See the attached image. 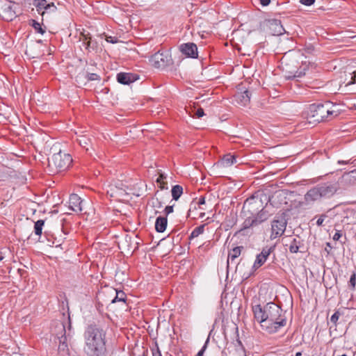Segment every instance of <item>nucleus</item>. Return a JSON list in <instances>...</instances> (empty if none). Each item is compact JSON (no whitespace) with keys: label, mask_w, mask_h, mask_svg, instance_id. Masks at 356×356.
Returning <instances> with one entry per match:
<instances>
[{"label":"nucleus","mask_w":356,"mask_h":356,"mask_svg":"<svg viewBox=\"0 0 356 356\" xmlns=\"http://www.w3.org/2000/svg\"><path fill=\"white\" fill-rule=\"evenodd\" d=\"M84 352L88 356H106V332L93 324L87 327L84 334Z\"/></svg>","instance_id":"nucleus-1"},{"label":"nucleus","mask_w":356,"mask_h":356,"mask_svg":"<svg viewBox=\"0 0 356 356\" xmlns=\"http://www.w3.org/2000/svg\"><path fill=\"white\" fill-rule=\"evenodd\" d=\"M266 313L264 330L268 333H275L286 325V318L282 316V309L276 304L268 303L266 305Z\"/></svg>","instance_id":"nucleus-2"},{"label":"nucleus","mask_w":356,"mask_h":356,"mask_svg":"<svg viewBox=\"0 0 356 356\" xmlns=\"http://www.w3.org/2000/svg\"><path fill=\"white\" fill-rule=\"evenodd\" d=\"M335 107L336 106L330 102L311 104L307 111V118L310 122L319 123L325 120H330L339 114L334 109Z\"/></svg>","instance_id":"nucleus-3"},{"label":"nucleus","mask_w":356,"mask_h":356,"mask_svg":"<svg viewBox=\"0 0 356 356\" xmlns=\"http://www.w3.org/2000/svg\"><path fill=\"white\" fill-rule=\"evenodd\" d=\"M338 191L337 183L326 182L320 184L309 189L304 195L306 204H312L322 199H328L332 197Z\"/></svg>","instance_id":"nucleus-4"},{"label":"nucleus","mask_w":356,"mask_h":356,"mask_svg":"<svg viewBox=\"0 0 356 356\" xmlns=\"http://www.w3.org/2000/svg\"><path fill=\"white\" fill-rule=\"evenodd\" d=\"M71 332L72 325L69 314L66 316L63 313L61 319L55 320L51 323V334L56 343H57L58 339L63 337H70Z\"/></svg>","instance_id":"nucleus-5"},{"label":"nucleus","mask_w":356,"mask_h":356,"mask_svg":"<svg viewBox=\"0 0 356 356\" xmlns=\"http://www.w3.org/2000/svg\"><path fill=\"white\" fill-rule=\"evenodd\" d=\"M72 162L69 154L59 151L48 158V167L52 172H59L67 170Z\"/></svg>","instance_id":"nucleus-6"},{"label":"nucleus","mask_w":356,"mask_h":356,"mask_svg":"<svg viewBox=\"0 0 356 356\" xmlns=\"http://www.w3.org/2000/svg\"><path fill=\"white\" fill-rule=\"evenodd\" d=\"M152 65L156 68H165L172 64V58L168 51H158L150 58Z\"/></svg>","instance_id":"nucleus-7"},{"label":"nucleus","mask_w":356,"mask_h":356,"mask_svg":"<svg viewBox=\"0 0 356 356\" xmlns=\"http://www.w3.org/2000/svg\"><path fill=\"white\" fill-rule=\"evenodd\" d=\"M287 222L284 218L274 219L271 222V240L280 237L285 232Z\"/></svg>","instance_id":"nucleus-8"},{"label":"nucleus","mask_w":356,"mask_h":356,"mask_svg":"<svg viewBox=\"0 0 356 356\" xmlns=\"http://www.w3.org/2000/svg\"><path fill=\"white\" fill-rule=\"evenodd\" d=\"M179 49L187 57L195 58L198 56L197 45L193 42L181 44Z\"/></svg>","instance_id":"nucleus-9"},{"label":"nucleus","mask_w":356,"mask_h":356,"mask_svg":"<svg viewBox=\"0 0 356 356\" xmlns=\"http://www.w3.org/2000/svg\"><path fill=\"white\" fill-rule=\"evenodd\" d=\"M70 209L74 212L81 213L84 211L83 200L76 194H72L69 199Z\"/></svg>","instance_id":"nucleus-10"},{"label":"nucleus","mask_w":356,"mask_h":356,"mask_svg":"<svg viewBox=\"0 0 356 356\" xmlns=\"http://www.w3.org/2000/svg\"><path fill=\"white\" fill-rule=\"evenodd\" d=\"M234 101L240 106H245L251 98V92L248 90L238 91L234 96Z\"/></svg>","instance_id":"nucleus-11"},{"label":"nucleus","mask_w":356,"mask_h":356,"mask_svg":"<svg viewBox=\"0 0 356 356\" xmlns=\"http://www.w3.org/2000/svg\"><path fill=\"white\" fill-rule=\"evenodd\" d=\"M254 318L261 324V327L264 329V321L266 320V306L261 307L260 305H254L252 307Z\"/></svg>","instance_id":"nucleus-12"},{"label":"nucleus","mask_w":356,"mask_h":356,"mask_svg":"<svg viewBox=\"0 0 356 356\" xmlns=\"http://www.w3.org/2000/svg\"><path fill=\"white\" fill-rule=\"evenodd\" d=\"M339 181L343 186L356 184V168L348 172L344 173L340 178Z\"/></svg>","instance_id":"nucleus-13"},{"label":"nucleus","mask_w":356,"mask_h":356,"mask_svg":"<svg viewBox=\"0 0 356 356\" xmlns=\"http://www.w3.org/2000/svg\"><path fill=\"white\" fill-rule=\"evenodd\" d=\"M236 163V157L234 154H227L217 163V167L228 168Z\"/></svg>","instance_id":"nucleus-14"},{"label":"nucleus","mask_w":356,"mask_h":356,"mask_svg":"<svg viewBox=\"0 0 356 356\" xmlns=\"http://www.w3.org/2000/svg\"><path fill=\"white\" fill-rule=\"evenodd\" d=\"M117 80L120 83L129 85L135 81V77L133 74L120 72L117 74Z\"/></svg>","instance_id":"nucleus-15"},{"label":"nucleus","mask_w":356,"mask_h":356,"mask_svg":"<svg viewBox=\"0 0 356 356\" xmlns=\"http://www.w3.org/2000/svg\"><path fill=\"white\" fill-rule=\"evenodd\" d=\"M302 245V241L298 237L292 238L289 244H286V246L288 247L289 252L291 253L298 252L300 248Z\"/></svg>","instance_id":"nucleus-16"},{"label":"nucleus","mask_w":356,"mask_h":356,"mask_svg":"<svg viewBox=\"0 0 356 356\" xmlns=\"http://www.w3.org/2000/svg\"><path fill=\"white\" fill-rule=\"evenodd\" d=\"M124 185L120 183L118 186H111L110 190L108 191L111 197L122 196L126 193V188H123Z\"/></svg>","instance_id":"nucleus-17"},{"label":"nucleus","mask_w":356,"mask_h":356,"mask_svg":"<svg viewBox=\"0 0 356 356\" xmlns=\"http://www.w3.org/2000/svg\"><path fill=\"white\" fill-rule=\"evenodd\" d=\"M68 338L69 337H63V339L57 340V343H58V350L61 356L69 355V348L67 343Z\"/></svg>","instance_id":"nucleus-18"},{"label":"nucleus","mask_w":356,"mask_h":356,"mask_svg":"<svg viewBox=\"0 0 356 356\" xmlns=\"http://www.w3.org/2000/svg\"><path fill=\"white\" fill-rule=\"evenodd\" d=\"M168 219L165 216H159L156 219L155 229L157 232H163L167 227Z\"/></svg>","instance_id":"nucleus-19"},{"label":"nucleus","mask_w":356,"mask_h":356,"mask_svg":"<svg viewBox=\"0 0 356 356\" xmlns=\"http://www.w3.org/2000/svg\"><path fill=\"white\" fill-rule=\"evenodd\" d=\"M44 235L47 238V240L49 243V245L51 246H55V247H60L62 245V243L63 241V239L61 238H57L54 236V234H51L49 233L48 232H44Z\"/></svg>","instance_id":"nucleus-20"},{"label":"nucleus","mask_w":356,"mask_h":356,"mask_svg":"<svg viewBox=\"0 0 356 356\" xmlns=\"http://www.w3.org/2000/svg\"><path fill=\"white\" fill-rule=\"evenodd\" d=\"M307 68V65L305 64L302 70L289 71V74L286 75V77L288 79H293L295 78H300L305 74V70Z\"/></svg>","instance_id":"nucleus-21"},{"label":"nucleus","mask_w":356,"mask_h":356,"mask_svg":"<svg viewBox=\"0 0 356 356\" xmlns=\"http://www.w3.org/2000/svg\"><path fill=\"white\" fill-rule=\"evenodd\" d=\"M243 246H237L229 250L228 254V259H227V263L229 262V260L233 261L236 258H238L241 253L242 250H243Z\"/></svg>","instance_id":"nucleus-22"},{"label":"nucleus","mask_w":356,"mask_h":356,"mask_svg":"<svg viewBox=\"0 0 356 356\" xmlns=\"http://www.w3.org/2000/svg\"><path fill=\"white\" fill-rule=\"evenodd\" d=\"M2 12L3 15V17L7 21H11L16 17L15 12L10 5L4 8Z\"/></svg>","instance_id":"nucleus-23"},{"label":"nucleus","mask_w":356,"mask_h":356,"mask_svg":"<svg viewBox=\"0 0 356 356\" xmlns=\"http://www.w3.org/2000/svg\"><path fill=\"white\" fill-rule=\"evenodd\" d=\"M172 199L175 201L181 197L183 193V188L180 185H175L172 188L171 190Z\"/></svg>","instance_id":"nucleus-24"},{"label":"nucleus","mask_w":356,"mask_h":356,"mask_svg":"<svg viewBox=\"0 0 356 356\" xmlns=\"http://www.w3.org/2000/svg\"><path fill=\"white\" fill-rule=\"evenodd\" d=\"M257 226L256 224V221H254V218H246L242 224V227L239 230V232H243L247 229H249L252 227Z\"/></svg>","instance_id":"nucleus-25"},{"label":"nucleus","mask_w":356,"mask_h":356,"mask_svg":"<svg viewBox=\"0 0 356 356\" xmlns=\"http://www.w3.org/2000/svg\"><path fill=\"white\" fill-rule=\"evenodd\" d=\"M268 218V215L266 211L261 209L255 217H254V221H256L257 225L266 220Z\"/></svg>","instance_id":"nucleus-26"},{"label":"nucleus","mask_w":356,"mask_h":356,"mask_svg":"<svg viewBox=\"0 0 356 356\" xmlns=\"http://www.w3.org/2000/svg\"><path fill=\"white\" fill-rule=\"evenodd\" d=\"M165 179L166 175L162 172H160L159 177L156 178V181L161 190L168 189V183L165 181Z\"/></svg>","instance_id":"nucleus-27"},{"label":"nucleus","mask_w":356,"mask_h":356,"mask_svg":"<svg viewBox=\"0 0 356 356\" xmlns=\"http://www.w3.org/2000/svg\"><path fill=\"white\" fill-rule=\"evenodd\" d=\"M77 140H78L79 144L83 148L86 149V150H87V151L89 149V146H90V138H88L86 136H81L77 139Z\"/></svg>","instance_id":"nucleus-28"},{"label":"nucleus","mask_w":356,"mask_h":356,"mask_svg":"<svg viewBox=\"0 0 356 356\" xmlns=\"http://www.w3.org/2000/svg\"><path fill=\"white\" fill-rule=\"evenodd\" d=\"M44 225V220H38L34 225V232L37 236H40L42 233V228Z\"/></svg>","instance_id":"nucleus-29"},{"label":"nucleus","mask_w":356,"mask_h":356,"mask_svg":"<svg viewBox=\"0 0 356 356\" xmlns=\"http://www.w3.org/2000/svg\"><path fill=\"white\" fill-rule=\"evenodd\" d=\"M205 225H201L197 227H195L191 232L189 238L192 239L197 237L199 235L202 234L204 231Z\"/></svg>","instance_id":"nucleus-30"},{"label":"nucleus","mask_w":356,"mask_h":356,"mask_svg":"<svg viewBox=\"0 0 356 356\" xmlns=\"http://www.w3.org/2000/svg\"><path fill=\"white\" fill-rule=\"evenodd\" d=\"M115 297L111 300L112 303L117 302H126V294L122 291H116Z\"/></svg>","instance_id":"nucleus-31"},{"label":"nucleus","mask_w":356,"mask_h":356,"mask_svg":"<svg viewBox=\"0 0 356 356\" xmlns=\"http://www.w3.org/2000/svg\"><path fill=\"white\" fill-rule=\"evenodd\" d=\"M266 258L263 257L261 255L259 254L257 256L256 260L253 264L252 268H254V270L259 268L266 262Z\"/></svg>","instance_id":"nucleus-32"},{"label":"nucleus","mask_w":356,"mask_h":356,"mask_svg":"<svg viewBox=\"0 0 356 356\" xmlns=\"http://www.w3.org/2000/svg\"><path fill=\"white\" fill-rule=\"evenodd\" d=\"M31 22H32L31 25L36 31H38V33H40L41 34H43L45 33V30L42 28L41 24L39 22H36L34 19H32Z\"/></svg>","instance_id":"nucleus-33"},{"label":"nucleus","mask_w":356,"mask_h":356,"mask_svg":"<svg viewBox=\"0 0 356 356\" xmlns=\"http://www.w3.org/2000/svg\"><path fill=\"white\" fill-rule=\"evenodd\" d=\"M46 3H47L46 0H34V4H35V6L37 8V10L39 13L43 9Z\"/></svg>","instance_id":"nucleus-34"},{"label":"nucleus","mask_w":356,"mask_h":356,"mask_svg":"<svg viewBox=\"0 0 356 356\" xmlns=\"http://www.w3.org/2000/svg\"><path fill=\"white\" fill-rule=\"evenodd\" d=\"M340 316V312L339 311H336L330 317V322L333 323L335 327Z\"/></svg>","instance_id":"nucleus-35"},{"label":"nucleus","mask_w":356,"mask_h":356,"mask_svg":"<svg viewBox=\"0 0 356 356\" xmlns=\"http://www.w3.org/2000/svg\"><path fill=\"white\" fill-rule=\"evenodd\" d=\"M327 216L325 213H323L320 216H316L315 218H317V220L316 222V224L317 226L320 227L323 225V222L327 218Z\"/></svg>","instance_id":"nucleus-36"},{"label":"nucleus","mask_w":356,"mask_h":356,"mask_svg":"<svg viewBox=\"0 0 356 356\" xmlns=\"http://www.w3.org/2000/svg\"><path fill=\"white\" fill-rule=\"evenodd\" d=\"M356 285V273L355 272L353 273V274L350 276V280H349V286L351 288L352 290H354Z\"/></svg>","instance_id":"nucleus-37"},{"label":"nucleus","mask_w":356,"mask_h":356,"mask_svg":"<svg viewBox=\"0 0 356 356\" xmlns=\"http://www.w3.org/2000/svg\"><path fill=\"white\" fill-rule=\"evenodd\" d=\"M83 45L85 47V48L86 49H88V51H90V37H87L86 35H83Z\"/></svg>","instance_id":"nucleus-38"},{"label":"nucleus","mask_w":356,"mask_h":356,"mask_svg":"<svg viewBox=\"0 0 356 356\" xmlns=\"http://www.w3.org/2000/svg\"><path fill=\"white\" fill-rule=\"evenodd\" d=\"M273 249V247H270L269 248H264L259 254L267 259Z\"/></svg>","instance_id":"nucleus-39"},{"label":"nucleus","mask_w":356,"mask_h":356,"mask_svg":"<svg viewBox=\"0 0 356 356\" xmlns=\"http://www.w3.org/2000/svg\"><path fill=\"white\" fill-rule=\"evenodd\" d=\"M86 79L88 81H96L100 80V76L96 73H88L86 75Z\"/></svg>","instance_id":"nucleus-40"},{"label":"nucleus","mask_w":356,"mask_h":356,"mask_svg":"<svg viewBox=\"0 0 356 356\" xmlns=\"http://www.w3.org/2000/svg\"><path fill=\"white\" fill-rule=\"evenodd\" d=\"M356 83V70L350 74V79L347 82L346 86Z\"/></svg>","instance_id":"nucleus-41"},{"label":"nucleus","mask_w":356,"mask_h":356,"mask_svg":"<svg viewBox=\"0 0 356 356\" xmlns=\"http://www.w3.org/2000/svg\"><path fill=\"white\" fill-rule=\"evenodd\" d=\"M209 342V337L207 339L204 346L201 348V350L197 353L196 356H203L204 351L206 350L208 343Z\"/></svg>","instance_id":"nucleus-42"},{"label":"nucleus","mask_w":356,"mask_h":356,"mask_svg":"<svg viewBox=\"0 0 356 356\" xmlns=\"http://www.w3.org/2000/svg\"><path fill=\"white\" fill-rule=\"evenodd\" d=\"M52 9L53 10H56V6L54 4V3H45L44 8L42 10H44L46 11Z\"/></svg>","instance_id":"nucleus-43"},{"label":"nucleus","mask_w":356,"mask_h":356,"mask_svg":"<svg viewBox=\"0 0 356 356\" xmlns=\"http://www.w3.org/2000/svg\"><path fill=\"white\" fill-rule=\"evenodd\" d=\"M315 0H300V3L307 6H312Z\"/></svg>","instance_id":"nucleus-44"},{"label":"nucleus","mask_w":356,"mask_h":356,"mask_svg":"<svg viewBox=\"0 0 356 356\" xmlns=\"http://www.w3.org/2000/svg\"><path fill=\"white\" fill-rule=\"evenodd\" d=\"M341 236H342L341 231L337 230L335 234L333 236V240L334 241H339V239L341 238Z\"/></svg>","instance_id":"nucleus-45"},{"label":"nucleus","mask_w":356,"mask_h":356,"mask_svg":"<svg viewBox=\"0 0 356 356\" xmlns=\"http://www.w3.org/2000/svg\"><path fill=\"white\" fill-rule=\"evenodd\" d=\"M173 207H174L173 205L165 207V208L164 209V212H165L166 216H168L170 213L173 212Z\"/></svg>","instance_id":"nucleus-46"},{"label":"nucleus","mask_w":356,"mask_h":356,"mask_svg":"<svg viewBox=\"0 0 356 356\" xmlns=\"http://www.w3.org/2000/svg\"><path fill=\"white\" fill-rule=\"evenodd\" d=\"M195 115L197 118L202 117L204 115V110L202 108H200L197 109V111H195Z\"/></svg>","instance_id":"nucleus-47"},{"label":"nucleus","mask_w":356,"mask_h":356,"mask_svg":"<svg viewBox=\"0 0 356 356\" xmlns=\"http://www.w3.org/2000/svg\"><path fill=\"white\" fill-rule=\"evenodd\" d=\"M106 40L113 44L117 42V39L115 38H113L112 36H107Z\"/></svg>","instance_id":"nucleus-48"},{"label":"nucleus","mask_w":356,"mask_h":356,"mask_svg":"<svg viewBox=\"0 0 356 356\" xmlns=\"http://www.w3.org/2000/svg\"><path fill=\"white\" fill-rule=\"evenodd\" d=\"M259 1L263 6H266L270 3V0H259Z\"/></svg>","instance_id":"nucleus-49"},{"label":"nucleus","mask_w":356,"mask_h":356,"mask_svg":"<svg viewBox=\"0 0 356 356\" xmlns=\"http://www.w3.org/2000/svg\"><path fill=\"white\" fill-rule=\"evenodd\" d=\"M205 204V198L204 197H200L198 201V204Z\"/></svg>","instance_id":"nucleus-50"},{"label":"nucleus","mask_w":356,"mask_h":356,"mask_svg":"<svg viewBox=\"0 0 356 356\" xmlns=\"http://www.w3.org/2000/svg\"><path fill=\"white\" fill-rule=\"evenodd\" d=\"M338 163L339 164H348V163H350V161L339 160Z\"/></svg>","instance_id":"nucleus-51"},{"label":"nucleus","mask_w":356,"mask_h":356,"mask_svg":"<svg viewBox=\"0 0 356 356\" xmlns=\"http://www.w3.org/2000/svg\"><path fill=\"white\" fill-rule=\"evenodd\" d=\"M282 31H284V29L282 26H280V29L277 31V35L282 34Z\"/></svg>","instance_id":"nucleus-52"},{"label":"nucleus","mask_w":356,"mask_h":356,"mask_svg":"<svg viewBox=\"0 0 356 356\" xmlns=\"http://www.w3.org/2000/svg\"><path fill=\"white\" fill-rule=\"evenodd\" d=\"M282 195V193L280 192H277L275 193V195H276L277 197H279Z\"/></svg>","instance_id":"nucleus-53"},{"label":"nucleus","mask_w":356,"mask_h":356,"mask_svg":"<svg viewBox=\"0 0 356 356\" xmlns=\"http://www.w3.org/2000/svg\"><path fill=\"white\" fill-rule=\"evenodd\" d=\"M156 202H158V204H159V208H160V207H161V202H159L158 199H156Z\"/></svg>","instance_id":"nucleus-54"},{"label":"nucleus","mask_w":356,"mask_h":356,"mask_svg":"<svg viewBox=\"0 0 356 356\" xmlns=\"http://www.w3.org/2000/svg\"><path fill=\"white\" fill-rule=\"evenodd\" d=\"M302 355V353L301 352H298L296 353V356H301Z\"/></svg>","instance_id":"nucleus-55"},{"label":"nucleus","mask_w":356,"mask_h":356,"mask_svg":"<svg viewBox=\"0 0 356 356\" xmlns=\"http://www.w3.org/2000/svg\"><path fill=\"white\" fill-rule=\"evenodd\" d=\"M284 62H285V58L283 59V60L282 61V63L283 64V63H284Z\"/></svg>","instance_id":"nucleus-56"},{"label":"nucleus","mask_w":356,"mask_h":356,"mask_svg":"<svg viewBox=\"0 0 356 356\" xmlns=\"http://www.w3.org/2000/svg\"><path fill=\"white\" fill-rule=\"evenodd\" d=\"M44 11H42V12L41 13L42 15H44Z\"/></svg>","instance_id":"nucleus-57"},{"label":"nucleus","mask_w":356,"mask_h":356,"mask_svg":"<svg viewBox=\"0 0 356 356\" xmlns=\"http://www.w3.org/2000/svg\"><path fill=\"white\" fill-rule=\"evenodd\" d=\"M2 259H3V257H0V261H1Z\"/></svg>","instance_id":"nucleus-58"},{"label":"nucleus","mask_w":356,"mask_h":356,"mask_svg":"<svg viewBox=\"0 0 356 356\" xmlns=\"http://www.w3.org/2000/svg\"><path fill=\"white\" fill-rule=\"evenodd\" d=\"M159 356H161V353H159Z\"/></svg>","instance_id":"nucleus-59"}]
</instances>
